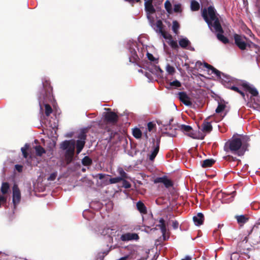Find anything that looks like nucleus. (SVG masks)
<instances>
[{
  "label": "nucleus",
  "instance_id": "b1692460",
  "mask_svg": "<svg viewBox=\"0 0 260 260\" xmlns=\"http://www.w3.org/2000/svg\"><path fill=\"white\" fill-rule=\"evenodd\" d=\"M238 81L237 80V82L233 83L231 85H230L229 84H226V85L228 86V88H230L234 91H235L237 92L240 93L242 95L243 98L245 99V95L244 93L243 92H242V91H241L239 89V88L238 87H237V85L238 84Z\"/></svg>",
  "mask_w": 260,
  "mask_h": 260
},
{
  "label": "nucleus",
  "instance_id": "f03ea898",
  "mask_svg": "<svg viewBox=\"0 0 260 260\" xmlns=\"http://www.w3.org/2000/svg\"><path fill=\"white\" fill-rule=\"evenodd\" d=\"M128 45L129 62L132 63L137 62L144 56L145 54L147 55L149 60L152 61L155 60L152 54L148 52L146 46L142 44H138L136 42H129Z\"/></svg>",
  "mask_w": 260,
  "mask_h": 260
},
{
  "label": "nucleus",
  "instance_id": "0e129e2a",
  "mask_svg": "<svg viewBox=\"0 0 260 260\" xmlns=\"http://www.w3.org/2000/svg\"><path fill=\"white\" fill-rule=\"evenodd\" d=\"M163 44H164V46H165L166 45H165V43L164 42H163Z\"/></svg>",
  "mask_w": 260,
  "mask_h": 260
},
{
  "label": "nucleus",
  "instance_id": "49530a36",
  "mask_svg": "<svg viewBox=\"0 0 260 260\" xmlns=\"http://www.w3.org/2000/svg\"><path fill=\"white\" fill-rule=\"evenodd\" d=\"M123 184L125 188H129L131 186L130 183L124 179L123 180Z\"/></svg>",
  "mask_w": 260,
  "mask_h": 260
},
{
  "label": "nucleus",
  "instance_id": "72a5a7b5",
  "mask_svg": "<svg viewBox=\"0 0 260 260\" xmlns=\"http://www.w3.org/2000/svg\"><path fill=\"white\" fill-rule=\"evenodd\" d=\"M236 218L239 223L243 224L246 222L248 220V218L243 215L236 216Z\"/></svg>",
  "mask_w": 260,
  "mask_h": 260
},
{
  "label": "nucleus",
  "instance_id": "4c0bfd02",
  "mask_svg": "<svg viewBox=\"0 0 260 260\" xmlns=\"http://www.w3.org/2000/svg\"><path fill=\"white\" fill-rule=\"evenodd\" d=\"M225 107V105L224 103L222 102L218 103V105L215 110L216 112L218 113H220L224 109Z\"/></svg>",
  "mask_w": 260,
  "mask_h": 260
},
{
  "label": "nucleus",
  "instance_id": "6e6d98bb",
  "mask_svg": "<svg viewBox=\"0 0 260 260\" xmlns=\"http://www.w3.org/2000/svg\"><path fill=\"white\" fill-rule=\"evenodd\" d=\"M186 48L187 49H189V50H191V51H193L194 50V48L190 46H188Z\"/></svg>",
  "mask_w": 260,
  "mask_h": 260
},
{
  "label": "nucleus",
  "instance_id": "4be33fe9",
  "mask_svg": "<svg viewBox=\"0 0 260 260\" xmlns=\"http://www.w3.org/2000/svg\"><path fill=\"white\" fill-rule=\"evenodd\" d=\"M204 218L202 213H198L196 216H193V220L196 225L200 226L203 223Z\"/></svg>",
  "mask_w": 260,
  "mask_h": 260
},
{
  "label": "nucleus",
  "instance_id": "ea45409f",
  "mask_svg": "<svg viewBox=\"0 0 260 260\" xmlns=\"http://www.w3.org/2000/svg\"><path fill=\"white\" fill-rule=\"evenodd\" d=\"M122 180V177H117L110 178L109 180V182L111 184H114L118 183Z\"/></svg>",
  "mask_w": 260,
  "mask_h": 260
},
{
  "label": "nucleus",
  "instance_id": "423d86ee",
  "mask_svg": "<svg viewBox=\"0 0 260 260\" xmlns=\"http://www.w3.org/2000/svg\"><path fill=\"white\" fill-rule=\"evenodd\" d=\"M74 140H65L60 144V149L66 150L65 157L68 161H71L74 154L75 148Z\"/></svg>",
  "mask_w": 260,
  "mask_h": 260
},
{
  "label": "nucleus",
  "instance_id": "603ef678",
  "mask_svg": "<svg viewBox=\"0 0 260 260\" xmlns=\"http://www.w3.org/2000/svg\"><path fill=\"white\" fill-rule=\"evenodd\" d=\"M144 4H152L153 0H144Z\"/></svg>",
  "mask_w": 260,
  "mask_h": 260
},
{
  "label": "nucleus",
  "instance_id": "4468645a",
  "mask_svg": "<svg viewBox=\"0 0 260 260\" xmlns=\"http://www.w3.org/2000/svg\"><path fill=\"white\" fill-rule=\"evenodd\" d=\"M13 189V203L14 208L19 203L21 200V193L20 190L16 184H14L12 188Z\"/></svg>",
  "mask_w": 260,
  "mask_h": 260
},
{
  "label": "nucleus",
  "instance_id": "9d476101",
  "mask_svg": "<svg viewBox=\"0 0 260 260\" xmlns=\"http://www.w3.org/2000/svg\"><path fill=\"white\" fill-rule=\"evenodd\" d=\"M144 5L145 10L147 15V18L149 20L150 25H152L155 23L154 22V18L152 15L155 13V9L152 5V4H144Z\"/></svg>",
  "mask_w": 260,
  "mask_h": 260
},
{
  "label": "nucleus",
  "instance_id": "de8ad7c7",
  "mask_svg": "<svg viewBox=\"0 0 260 260\" xmlns=\"http://www.w3.org/2000/svg\"><path fill=\"white\" fill-rule=\"evenodd\" d=\"M15 168L19 172H21L22 171V166L21 165H16Z\"/></svg>",
  "mask_w": 260,
  "mask_h": 260
},
{
  "label": "nucleus",
  "instance_id": "a18cd8bd",
  "mask_svg": "<svg viewBox=\"0 0 260 260\" xmlns=\"http://www.w3.org/2000/svg\"><path fill=\"white\" fill-rule=\"evenodd\" d=\"M155 126V124L152 122H149L147 124V129L150 132Z\"/></svg>",
  "mask_w": 260,
  "mask_h": 260
},
{
  "label": "nucleus",
  "instance_id": "7c9ffc66",
  "mask_svg": "<svg viewBox=\"0 0 260 260\" xmlns=\"http://www.w3.org/2000/svg\"><path fill=\"white\" fill-rule=\"evenodd\" d=\"M133 135L135 138L140 139L142 137V132L139 128L136 127L133 130Z\"/></svg>",
  "mask_w": 260,
  "mask_h": 260
},
{
  "label": "nucleus",
  "instance_id": "6ab92c4d",
  "mask_svg": "<svg viewBox=\"0 0 260 260\" xmlns=\"http://www.w3.org/2000/svg\"><path fill=\"white\" fill-rule=\"evenodd\" d=\"M147 68L150 72L157 75V76H160L161 74L162 73V71L159 67L152 64L151 63L148 64Z\"/></svg>",
  "mask_w": 260,
  "mask_h": 260
},
{
  "label": "nucleus",
  "instance_id": "f3484780",
  "mask_svg": "<svg viewBox=\"0 0 260 260\" xmlns=\"http://www.w3.org/2000/svg\"><path fill=\"white\" fill-rule=\"evenodd\" d=\"M178 97L180 101L185 106H191L192 105V102L190 101V98L185 92H179L178 93Z\"/></svg>",
  "mask_w": 260,
  "mask_h": 260
},
{
  "label": "nucleus",
  "instance_id": "f8f14e48",
  "mask_svg": "<svg viewBox=\"0 0 260 260\" xmlns=\"http://www.w3.org/2000/svg\"><path fill=\"white\" fill-rule=\"evenodd\" d=\"M159 144L160 140L158 139L153 140L152 149L149 155V160L153 161L157 155L159 149Z\"/></svg>",
  "mask_w": 260,
  "mask_h": 260
},
{
  "label": "nucleus",
  "instance_id": "4d7b16f0",
  "mask_svg": "<svg viewBox=\"0 0 260 260\" xmlns=\"http://www.w3.org/2000/svg\"><path fill=\"white\" fill-rule=\"evenodd\" d=\"M86 168H83L82 169V172H85V171H86Z\"/></svg>",
  "mask_w": 260,
  "mask_h": 260
},
{
  "label": "nucleus",
  "instance_id": "aec40b11",
  "mask_svg": "<svg viewBox=\"0 0 260 260\" xmlns=\"http://www.w3.org/2000/svg\"><path fill=\"white\" fill-rule=\"evenodd\" d=\"M180 128L183 132L189 137L194 139L198 138L197 137L194 136L192 127L190 126L182 124L180 125Z\"/></svg>",
  "mask_w": 260,
  "mask_h": 260
},
{
  "label": "nucleus",
  "instance_id": "f257e3e1",
  "mask_svg": "<svg viewBox=\"0 0 260 260\" xmlns=\"http://www.w3.org/2000/svg\"><path fill=\"white\" fill-rule=\"evenodd\" d=\"M202 15L210 30L216 34L217 39L224 44L228 43L229 40L223 35V30L214 8L210 6L207 10L204 9Z\"/></svg>",
  "mask_w": 260,
  "mask_h": 260
},
{
  "label": "nucleus",
  "instance_id": "7ed1b4c3",
  "mask_svg": "<svg viewBox=\"0 0 260 260\" xmlns=\"http://www.w3.org/2000/svg\"><path fill=\"white\" fill-rule=\"evenodd\" d=\"M247 141L246 138L233 137L225 143L224 149L227 152H231L239 156L242 155L248 146Z\"/></svg>",
  "mask_w": 260,
  "mask_h": 260
},
{
  "label": "nucleus",
  "instance_id": "412c9836",
  "mask_svg": "<svg viewBox=\"0 0 260 260\" xmlns=\"http://www.w3.org/2000/svg\"><path fill=\"white\" fill-rule=\"evenodd\" d=\"M157 226L160 228L162 236L164 237V239L166 240L167 239L166 237V234L167 233V228L165 224V220L163 218H161L159 219V224Z\"/></svg>",
  "mask_w": 260,
  "mask_h": 260
},
{
  "label": "nucleus",
  "instance_id": "393cba45",
  "mask_svg": "<svg viewBox=\"0 0 260 260\" xmlns=\"http://www.w3.org/2000/svg\"><path fill=\"white\" fill-rule=\"evenodd\" d=\"M137 208L142 214H146L147 209L145 205L141 201H139L136 204Z\"/></svg>",
  "mask_w": 260,
  "mask_h": 260
},
{
  "label": "nucleus",
  "instance_id": "a19ab883",
  "mask_svg": "<svg viewBox=\"0 0 260 260\" xmlns=\"http://www.w3.org/2000/svg\"><path fill=\"white\" fill-rule=\"evenodd\" d=\"M166 69L167 72L170 74H173L175 71L174 68L170 64L167 65Z\"/></svg>",
  "mask_w": 260,
  "mask_h": 260
},
{
  "label": "nucleus",
  "instance_id": "13d9d810",
  "mask_svg": "<svg viewBox=\"0 0 260 260\" xmlns=\"http://www.w3.org/2000/svg\"><path fill=\"white\" fill-rule=\"evenodd\" d=\"M222 225H223L222 224V225H221V224H218V227L219 228H221Z\"/></svg>",
  "mask_w": 260,
  "mask_h": 260
},
{
  "label": "nucleus",
  "instance_id": "a878e982",
  "mask_svg": "<svg viewBox=\"0 0 260 260\" xmlns=\"http://www.w3.org/2000/svg\"><path fill=\"white\" fill-rule=\"evenodd\" d=\"M158 182L162 183L166 187L169 188L173 185L172 181L166 178H158Z\"/></svg>",
  "mask_w": 260,
  "mask_h": 260
},
{
  "label": "nucleus",
  "instance_id": "c85d7f7f",
  "mask_svg": "<svg viewBox=\"0 0 260 260\" xmlns=\"http://www.w3.org/2000/svg\"><path fill=\"white\" fill-rule=\"evenodd\" d=\"M36 154L38 156H41L43 154L46 153L45 150L41 146H36L35 147Z\"/></svg>",
  "mask_w": 260,
  "mask_h": 260
},
{
  "label": "nucleus",
  "instance_id": "9b49d317",
  "mask_svg": "<svg viewBox=\"0 0 260 260\" xmlns=\"http://www.w3.org/2000/svg\"><path fill=\"white\" fill-rule=\"evenodd\" d=\"M242 86L252 95L254 97H257V101L255 102L256 105H260V99L257 97L258 92L257 90L251 84L247 82H243Z\"/></svg>",
  "mask_w": 260,
  "mask_h": 260
},
{
  "label": "nucleus",
  "instance_id": "c9c22d12",
  "mask_svg": "<svg viewBox=\"0 0 260 260\" xmlns=\"http://www.w3.org/2000/svg\"><path fill=\"white\" fill-rule=\"evenodd\" d=\"M165 7L167 11L169 13L171 14L172 13V5H171V3L168 0H167L165 2Z\"/></svg>",
  "mask_w": 260,
  "mask_h": 260
},
{
  "label": "nucleus",
  "instance_id": "8fccbe9b",
  "mask_svg": "<svg viewBox=\"0 0 260 260\" xmlns=\"http://www.w3.org/2000/svg\"><path fill=\"white\" fill-rule=\"evenodd\" d=\"M126 2H128L130 3H134L135 2H139L140 0H124Z\"/></svg>",
  "mask_w": 260,
  "mask_h": 260
},
{
  "label": "nucleus",
  "instance_id": "e433bc0d",
  "mask_svg": "<svg viewBox=\"0 0 260 260\" xmlns=\"http://www.w3.org/2000/svg\"><path fill=\"white\" fill-rule=\"evenodd\" d=\"M182 10L181 5L180 4H176L174 5L172 12H174L175 13H181Z\"/></svg>",
  "mask_w": 260,
  "mask_h": 260
},
{
  "label": "nucleus",
  "instance_id": "473e14b6",
  "mask_svg": "<svg viewBox=\"0 0 260 260\" xmlns=\"http://www.w3.org/2000/svg\"><path fill=\"white\" fill-rule=\"evenodd\" d=\"M117 171L120 175L119 177H122V180H123V179L128 178L127 174L124 172L121 167H118L117 168Z\"/></svg>",
  "mask_w": 260,
  "mask_h": 260
},
{
  "label": "nucleus",
  "instance_id": "bf43d9fd",
  "mask_svg": "<svg viewBox=\"0 0 260 260\" xmlns=\"http://www.w3.org/2000/svg\"><path fill=\"white\" fill-rule=\"evenodd\" d=\"M173 121V119H171L170 120V122H169V123L170 124H171V122Z\"/></svg>",
  "mask_w": 260,
  "mask_h": 260
},
{
  "label": "nucleus",
  "instance_id": "5fc2aeb1",
  "mask_svg": "<svg viewBox=\"0 0 260 260\" xmlns=\"http://www.w3.org/2000/svg\"><path fill=\"white\" fill-rule=\"evenodd\" d=\"M149 136L150 135H148L147 132L144 133V136L145 137L146 139H147L149 138Z\"/></svg>",
  "mask_w": 260,
  "mask_h": 260
},
{
  "label": "nucleus",
  "instance_id": "052dcab7",
  "mask_svg": "<svg viewBox=\"0 0 260 260\" xmlns=\"http://www.w3.org/2000/svg\"><path fill=\"white\" fill-rule=\"evenodd\" d=\"M66 136H67V137H71V135H69L67 134V135H66Z\"/></svg>",
  "mask_w": 260,
  "mask_h": 260
},
{
  "label": "nucleus",
  "instance_id": "58836bf2",
  "mask_svg": "<svg viewBox=\"0 0 260 260\" xmlns=\"http://www.w3.org/2000/svg\"><path fill=\"white\" fill-rule=\"evenodd\" d=\"M179 28V24L177 21L173 22L172 30L176 34H178V30Z\"/></svg>",
  "mask_w": 260,
  "mask_h": 260
},
{
  "label": "nucleus",
  "instance_id": "864d4df0",
  "mask_svg": "<svg viewBox=\"0 0 260 260\" xmlns=\"http://www.w3.org/2000/svg\"><path fill=\"white\" fill-rule=\"evenodd\" d=\"M99 179H102L104 178V177L105 176V175L103 174H99Z\"/></svg>",
  "mask_w": 260,
  "mask_h": 260
},
{
  "label": "nucleus",
  "instance_id": "2eb2a0df",
  "mask_svg": "<svg viewBox=\"0 0 260 260\" xmlns=\"http://www.w3.org/2000/svg\"><path fill=\"white\" fill-rule=\"evenodd\" d=\"M105 120L111 124H115L118 119V115L113 112L109 111L105 113L104 114Z\"/></svg>",
  "mask_w": 260,
  "mask_h": 260
},
{
  "label": "nucleus",
  "instance_id": "c03bdc74",
  "mask_svg": "<svg viewBox=\"0 0 260 260\" xmlns=\"http://www.w3.org/2000/svg\"><path fill=\"white\" fill-rule=\"evenodd\" d=\"M170 85L176 87H179L181 86V83L177 80H175L173 82H170Z\"/></svg>",
  "mask_w": 260,
  "mask_h": 260
},
{
  "label": "nucleus",
  "instance_id": "a211bd4d",
  "mask_svg": "<svg viewBox=\"0 0 260 260\" xmlns=\"http://www.w3.org/2000/svg\"><path fill=\"white\" fill-rule=\"evenodd\" d=\"M78 138L79 139L77 141L76 143L77 154H79L83 149L85 145V140L86 139L85 136L84 135H80Z\"/></svg>",
  "mask_w": 260,
  "mask_h": 260
},
{
  "label": "nucleus",
  "instance_id": "6e6552de",
  "mask_svg": "<svg viewBox=\"0 0 260 260\" xmlns=\"http://www.w3.org/2000/svg\"><path fill=\"white\" fill-rule=\"evenodd\" d=\"M151 26L157 33L160 34L164 39H171V36L163 30V24L160 20H157L155 23L151 25Z\"/></svg>",
  "mask_w": 260,
  "mask_h": 260
},
{
  "label": "nucleus",
  "instance_id": "bb28decb",
  "mask_svg": "<svg viewBox=\"0 0 260 260\" xmlns=\"http://www.w3.org/2000/svg\"><path fill=\"white\" fill-rule=\"evenodd\" d=\"M189 44L190 42L186 38L181 39L179 41V45L183 48H186Z\"/></svg>",
  "mask_w": 260,
  "mask_h": 260
},
{
  "label": "nucleus",
  "instance_id": "dca6fc26",
  "mask_svg": "<svg viewBox=\"0 0 260 260\" xmlns=\"http://www.w3.org/2000/svg\"><path fill=\"white\" fill-rule=\"evenodd\" d=\"M120 239L123 242L137 240L139 239V236L136 233H127L121 235Z\"/></svg>",
  "mask_w": 260,
  "mask_h": 260
},
{
  "label": "nucleus",
  "instance_id": "39448f33",
  "mask_svg": "<svg viewBox=\"0 0 260 260\" xmlns=\"http://www.w3.org/2000/svg\"><path fill=\"white\" fill-rule=\"evenodd\" d=\"M204 67L208 70V72H211V74H215L216 77L219 79H220V82L223 84V85H224L226 88H228V86L226 84L231 85L232 84L237 82V79L221 73L206 62L204 63Z\"/></svg>",
  "mask_w": 260,
  "mask_h": 260
},
{
  "label": "nucleus",
  "instance_id": "2f4dec72",
  "mask_svg": "<svg viewBox=\"0 0 260 260\" xmlns=\"http://www.w3.org/2000/svg\"><path fill=\"white\" fill-rule=\"evenodd\" d=\"M92 163V160L88 156H86L82 159V164L83 165L89 167Z\"/></svg>",
  "mask_w": 260,
  "mask_h": 260
},
{
  "label": "nucleus",
  "instance_id": "ddd939ff",
  "mask_svg": "<svg viewBox=\"0 0 260 260\" xmlns=\"http://www.w3.org/2000/svg\"><path fill=\"white\" fill-rule=\"evenodd\" d=\"M10 189V186L7 182H3L1 187L0 192V207L2 204L6 203L7 198L4 194H6Z\"/></svg>",
  "mask_w": 260,
  "mask_h": 260
},
{
  "label": "nucleus",
  "instance_id": "1a4fd4ad",
  "mask_svg": "<svg viewBox=\"0 0 260 260\" xmlns=\"http://www.w3.org/2000/svg\"><path fill=\"white\" fill-rule=\"evenodd\" d=\"M234 37L236 44L241 50L245 49L247 46L250 47L251 44L253 45V43L251 42L250 44L246 43L245 41L246 38L244 36L235 34Z\"/></svg>",
  "mask_w": 260,
  "mask_h": 260
},
{
  "label": "nucleus",
  "instance_id": "680f3d73",
  "mask_svg": "<svg viewBox=\"0 0 260 260\" xmlns=\"http://www.w3.org/2000/svg\"><path fill=\"white\" fill-rule=\"evenodd\" d=\"M119 260H124V258H121L119 259Z\"/></svg>",
  "mask_w": 260,
  "mask_h": 260
},
{
  "label": "nucleus",
  "instance_id": "cd10ccee",
  "mask_svg": "<svg viewBox=\"0 0 260 260\" xmlns=\"http://www.w3.org/2000/svg\"><path fill=\"white\" fill-rule=\"evenodd\" d=\"M215 160L213 159H207L204 160L202 164V167L203 168H207L211 167L214 163Z\"/></svg>",
  "mask_w": 260,
  "mask_h": 260
},
{
  "label": "nucleus",
  "instance_id": "f704fd0d",
  "mask_svg": "<svg viewBox=\"0 0 260 260\" xmlns=\"http://www.w3.org/2000/svg\"><path fill=\"white\" fill-rule=\"evenodd\" d=\"M29 146V144L26 143L25 144L24 147H23L21 148V150L23 156L25 158H26L28 156L26 150L28 149Z\"/></svg>",
  "mask_w": 260,
  "mask_h": 260
},
{
  "label": "nucleus",
  "instance_id": "20e7f679",
  "mask_svg": "<svg viewBox=\"0 0 260 260\" xmlns=\"http://www.w3.org/2000/svg\"><path fill=\"white\" fill-rule=\"evenodd\" d=\"M43 89L38 97V101L40 109H42V105L44 104L45 108V114L48 116L52 112V109L48 104L53 100L52 95V88L50 86L49 81L45 80L42 81Z\"/></svg>",
  "mask_w": 260,
  "mask_h": 260
},
{
  "label": "nucleus",
  "instance_id": "5701e85b",
  "mask_svg": "<svg viewBox=\"0 0 260 260\" xmlns=\"http://www.w3.org/2000/svg\"><path fill=\"white\" fill-rule=\"evenodd\" d=\"M202 131L205 133H210L212 129V126L210 122H204L202 125Z\"/></svg>",
  "mask_w": 260,
  "mask_h": 260
},
{
  "label": "nucleus",
  "instance_id": "37998d69",
  "mask_svg": "<svg viewBox=\"0 0 260 260\" xmlns=\"http://www.w3.org/2000/svg\"><path fill=\"white\" fill-rule=\"evenodd\" d=\"M169 45L173 49H176L178 48V45L177 44V42L174 40H170V41L169 42Z\"/></svg>",
  "mask_w": 260,
  "mask_h": 260
},
{
  "label": "nucleus",
  "instance_id": "c756f323",
  "mask_svg": "<svg viewBox=\"0 0 260 260\" xmlns=\"http://www.w3.org/2000/svg\"><path fill=\"white\" fill-rule=\"evenodd\" d=\"M200 4L195 0H192L190 3V9L192 11H196L199 9Z\"/></svg>",
  "mask_w": 260,
  "mask_h": 260
},
{
  "label": "nucleus",
  "instance_id": "3c124183",
  "mask_svg": "<svg viewBox=\"0 0 260 260\" xmlns=\"http://www.w3.org/2000/svg\"><path fill=\"white\" fill-rule=\"evenodd\" d=\"M191 257L189 255H186L185 256L184 258H182L181 260H191Z\"/></svg>",
  "mask_w": 260,
  "mask_h": 260
},
{
  "label": "nucleus",
  "instance_id": "e2e57ef3",
  "mask_svg": "<svg viewBox=\"0 0 260 260\" xmlns=\"http://www.w3.org/2000/svg\"><path fill=\"white\" fill-rule=\"evenodd\" d=\"M146 77H147L148 78H149V77H148V76L147 74H146Z\"/></svg>",
  "mask_w": 260,
  "mask_h": 260
},
{
  "label": "nucleus",
  "instance_id": "0eeeda50",
  "mask_svg": "<svg viewBox=\"0 0 260 260\" xmlns=\"http://www.w3.org/2000/svg\"><path fill=\"white\" fill-rule=\"evenodd\" d=\"M119 232L117 228L115 227H106L99 229V231L97 232V234L107 237L109 238L110 241H112L114 237L117 240L116 237L118 236Z\"/></svg>",
  "mask_w": 260,
  "mask_h": 260
},
{
  "label": "nucleus",
  "instance_id": "09e8293b",
  "mask_svg": "<svg viewBox=\"0 0 260 260\" xmlns=\"http://www.w3.org/2000/svg\"><path fill=\"white\" fill-rule=\"evenodd\" d=\"M179 223L177 221H173L172 223V226L174 229H177L178 228Z\"/></svg>",
  "mask_w": 260,
  "mask_h": 260
},
{
  "label": "nucleus",
  "instance_id": "79ce46f5",
  "mask_svg": "<svg viewBox=\"0 0 260 260\" xmlns=\"http://www.w3.org/2000/svg\"><path fill=\"white\" fill-rule=\"evenodd\" d=\"M57 175V172H53L50 175V176L48 178L47 180L48 181H54L56 179Z\"/></svg>",
  "mask_w": 260,
  "mask_h": 260
}]
</instances>
